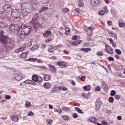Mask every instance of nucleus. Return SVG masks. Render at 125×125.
Listing matches in <instances>:
<instances>
[{
    "label": "nucleus",
    "mask_w": 125,
    "mask_h": 125,
    "mask_svg": "<svg viewBox=\"0 0 125 125\" xmlns=\"http://www.w3.org/2000/svg\"><path fill=\"white\" fill-rule=\"evenodd\" d=\"M51 84L49 83H46L43 84V86L44 88L48 89L50 87Z\"/></svg>",
    "instance_id": "nucleus-15"
},
{
    "label": "nucleus",
    "mask_w": 125,
    "mask_h": 125,
    "mask_svg": "<svg viewBox=\"0 0 125 125\" xmlns=\"http://www.w3.org/2000/svg\"><path fill=\"white\" fill-rule=\"evenodd\" d=\"M69 10V9L67 8H65L63 9V12L64 13H65L67 12H68Z\"/></svg>",
    "instance_id": "nucleus-52"
},
{
    "label": "nucleus",
    "mask_w": 125,
    "mask_h": 125,
    "mask_svg": "<svg viewBox=\"0 0 125 125\" xmlns=\"http://www.w3.org/2000/svg\"><path fill=\"white\" fill-rule=\"evenodd\" d=\"M59 88L60 90H62L63 91H66L67 90V88L65 87H60Z\"/></svg>",
    "instance_id": "nucleus-46"
},
{
    "label": "nucleus",
    "mask_w": 125,
    "mask_h": 125,
    "mask_svg": "<svg viewBox=\"0 0 125 125\" xmlns=\"http://www.w3.org/2000/svg\"><path fill=\"white\" fill-rule=\"evenodd\" d=\"M12 10L11 9L10 7V6L8 8L7 10L6 11V12H8L11 11Z\"/></svg>",
    "instance_id": "nucleus-58"
},
{
    "label": "nucleus",
    "mask_w": 125,
    "mask_h": 125,
    "mask_svg": "<svg viewBox=\"0 0 125 125\" xmlns=\"http://www.w3.org/2000/svg\"><path fill=\"white\" fill-rule=\"evenodd\" d=\"M17 36L19 37L21 40H25L28 37V35L25 32L22 31L20 32H19L17 35Z\"/></svg>",
    "instance_id": "nucleus-4"
},
{
    "label": "nucleus",
    "mask_w": 125,
    "mask_h": 125,
    "mask_svg": "<svg viewBox=\"0 0 125 125\" xmlns=\"http://www.w3.org/2000/svg\"><path fill=\"white\" fill-rule=\"evenodd\" d=\"M28 115L29 116H31L34 115L33 113L31 111H30L28 113Z\"/></svg>",
    "instance_id": "nucleus-60"
},
{
    "label": "nucleus",
    "mask_w": 125,
    "mask_h": 125,
    "mask_svg": "<svg viewBox=\"0 0 125 125\" xmlns=\"http://www.w3.org/2000/svg\"><path fill=\"white\" fill-rule=\"evenodd\" d=\"M62 109L64 110L65 111H66L68 112L69 110V109L70 107H66L64 106H63L62 107Z\"/></svg>",
    "instance_id": "nucleus-35"
},
{
    "label": "nucleus",
    "mask_w": 125,
    "mask_h": 125,
    "mask_svg": "<svg viewBox=\"0 0 125 125\" xmlns=\"http://www.w3.org/2000/svg\"><path fill=\"white\" fill-rule=\"evenodd\" d=\"M56 63L60 67H65L66 65L65 62H63L58 61Z\"/></svg>",
    "instance_id": "nucleus-7"
},
{
    "label": "nucleus",
    "mask_w": 125,
    "mask_h": 125,
    "mask_svg": "<svg viewBox=\"0 0 125 125\" xmlns=\"http://www.w3.org/2000/svg\"><path fill=\"white\" fill-rule=\"evenodd\" d=\"M52 34L51 32L49 31H46L45 32L43 33V36L44 37H46L49 35H51Z\"/></svg>",
    "instance_id": "nucleus-13"
},
{
    "label": "nucleus",
    "mask_w": 125,
    "mask_h": 125,
    "mask_svg": "<svg viewBox=\"0 0 125 125\" xmlns=\"http://www.w3.org/2000/svg\"><path fill=\"white\" fill-rule=\"evenodd\" d=\"M36 58H30L26 60L27 61H30L34 62L36 61Z\"/></svg>",
    "instance_id": "nucleus-28"
},
{
    "label": "nucleus",
    "mask_w": 125,
    "mask_h": 125,
    "mask_svg": "<svg viewBox=\"0 0 125 125\" xmlns=\"http://www.w3.org/2000/svg\"><path fill=\"white\" fill-rule=\"evenodd\" d=\"M47 121L50 124H51L52 122V120L50 119H47Z\"/></svg>",
    "instance_id": "nucleus-62"
},
{
    "label": "nucleus",
    "mask_w": 125,
    "mask_h": 125,
    "mask_svg": "<svg viewBox=\"0 0 125 125\" xmlns=\"http://www.w3.org/2000/svg\"><path fill=\"white\" fill-rule=\"evenodd\" d=\"M24 82V83L28 84H36L35 83H33L31 80H26Z\"/></svg>",
    "instance_id": "nucleus-19"
},
{
    "label": "nucleus",
    "mask_w": 125,
    "mask_h": 125,
    "mask_svg": "<svg viewBox=\"0 0 125 125\" xmlns=\"http://www.w3.org/2000/svg\"><path fill=\"white\" fill-rule=\"evenodd\" d=\"M10 5L9 4H6L4 6V9L5 10H7L9 7L10 6Z\"/></svg>",
    "instance_id": "nucleus-42"
},
{
    "label": "nucleus",
    "mask_w": 125,
    "mask_h": 125,
    "mask_svg": "<svg viewBox=\"0 0 125 125\" xmlns=\"http://www.w3.org/2000/svg\"><path fill=\"white\" fill-rule=\"evenodd\" d=\"M115 52L118 54L119 55H120L121 54V52L119 49H116L115 50Z\"/></svg>",
    "instance_id": "nucleus-38"
},
{
    "label": "nucleus",
    "mask_w": 125,
    "mask_h": 125,
    "mask_svg": "<svg viewBox=\"0 0 125 125\" xmlns=\"http://www.w3.org/2000/svg\"><path fill=\"white\" fill-rule=\"evenodd\" d=\"M110 35L111 37H113L115 38H117L116 34L115 33L111 32L110 33Z\"/></svg>",
    "instance_id": "nucleus-22"
},
{
    "label": "nucleus",
    "mask_w": 125,
    "mask_h": 125,
    "mask_svg": "<svg viewBox=\"0 0 125 125\" xmlns=\"http://www.w3.org/2000/svg\"><path fill=\"white\" fill-rule=\"evenodd\" d=\"M48 6V5H46L43 7L45 10L48 9L49 8Z\"/></svg>",
    "instance_id": "nucleus-57"
},
{
    "label": "nucleus",
    "mask_w": 125,
    "mask_h": 125,
    "mask_svg": "<svg viewBox=\"0 0 125 125\" xmlns=\"http://www.w3.org/2000/svg\"><path fill=\"white\" fill-rule=\"evenodd\" d=\"M62 118L65 120H67L69 119V117L68 115H64L62 116Z\"/></svg>",
    "instance_id": "nucleus-34"
},
{
    "label": "nucleus",
    "mask_w": 125,
    "mask_h": 125,
    "mask_svg": "<svg viewBox=\"0 0 125 125\" xmlns=\"http://www.w3.org/2000/svg\"><path fill=\"white\" fill-rule=\"evenodd\" d=\"M26 43L27 44V46L28 47L31 46L32 44L31 42L30 41H27L26 42Z\"/></svg>",
    "instance_id": "nucleus-44"
},
{
    "label": "nucleus",
    "mask_w": 125,
    "mask_h": 125,
    "mask_svg": "<svg viewBox=\"0 0 125 125\" xmlns=\"http://www.w3.org/2000/svg\"><path fill=\"white\" fill-rule=\"evenodd\" d=\"M44 79L45 81H47L49 80L50 79V76L48 75H46L44 76Z\"/></svg>",
    "instance_id": "nucleus-26"
},
{
    "label": "nucleus",
    "mask_w": 125,
    "mask_h": 125,
    "mask_svg": "<svg viewBox=\"0 0 125 125\" xmlns=\"http://www.w3.org/2000/svg\"><path fill=\"white\" fill-rule=\"evenodd\" d=\"M101 105V103L99 99H97L95 102V107L96 110H98L100 108Z\"/></svg>",
    "instance_id": "nucleus-6"
},
{
    "label": "nucleus",
    "mask_w": 125,
    "mask_h": 125,
    "mask_svg": "<svg viewBox=\"0 0 125 125\" xmlns=\"http://www.w3.org/2000/svg\"><path fill=\"white\" fill-rule=\"evenodd\" d=\"M108 59L110 61H114V58L112 57H110L108 58Z\"/></svg>",
    "instance_id": "nucleus-53"
},
{
    "label": "nucleus",
    "mask_w": 125,
    "mask_h": 125,
    "mask_svg": "<svg viewBox=\"0 0 125 125\" xmlns=\"http://www.w3.org/2000/svg\"><path fill=\"white\" fill-rule=\"evenodd\" d=\"M9 29L12 32H13V31L14 30V24H13V25H11L10 26Z\"/></svg>",
    "instance_id": "nucleus-40"
},
{
    "label": "nucleus",
    "mask_w": 125,
    "mask_h": 125,
    "mask_svg": "<svg viewBox=\"0 0 125 125\" xmlns=\"http://www.w3.org/2000/svg\"><path fill=\"white\" fill-rule=\"evenodd\" d=\"M31 28V26H28L27 27L25 25L23 24L21 25V28L22 31H23L28 35L30 32V29Z\"/></svg>",
    "instance_id": "nucleus-3"
},
{
    "label": "nucleus",
    "mask_w": 125,
    "mask_h": 125,
    "mask_svg": "<svg viewBox=\"0 0 125 125\" xmlns=\"http://www.w3.org/2000/svg\"><path fill=\"white\" fill-rule=\"evenodd\" d=\"M10 118L13 121L17 122L19 120L18 116V115H13L10 116Z\"/></svg>",
    "instance_id": "nucleus-10"
},
{
    "label": "nucleus",
    "mask_w": 125,
    "mask_h": 125,
    "mask_svg": "<svg viewBox=\"0 0 125 125\" xmlns=\"http://www.w3.org/2000/svg\"><path fill=\"white\" fill-rule=\"evenodd\" d=\"M5 32L2 30H1L0 32V41L1 43L3 44L5 47L0 48V51L1 52H7V49L11 50L12 48L14 45L13 42L12 40L8 38L7 36L4 35Z\"/></svg>",
    "instance_id": "nucleus-1"
},
{
    "label": "nucleus",
    "mask_w": 125,
    "mask_h": 125,
    "mask_svg": "<svg viewBox=\"0 0 125 125\" xmlns=\"http://www.w3.org/2000/svg\"><path fill=\"white\" fill-rule=\"evenodd\" d=\"M101 90V88L98 86L97 87H96L95 88V91H100Z\"/></svg>",
    "instance_id": "nucleus-56"
},
{
    "label": "nucleus",
    "mask_w": 125,
    "mask_h": 125,
    "mask_svg": "<svg viewBox=\"0 0 125 125\" xmlns=\"http://www.w3.org/2000/svg\"><path fill=\"white\" fill-rule=\"evenodd\" d=\"M37 46L36 45H34L31 48V50L32 51H33L35 49H37Z\"/></svg>",
    "instance_id": "nucleus-45"
},
{
    "label": "nucleus",
    "mask_w": 125,
    "mask_h": 125,
    "mask_svg": "<svg viewBox=\"0 0 125 125\" xmlns=\"http://www.w3.org/2000/svg\"><path fill=\"white\" fill-rule=\"evenodd\" d=\"M26 48V45L25 44H23L22 45V46L19 48L20 52H21L23 51Z\"/></svg>",
    "instance_id": "nucleus-39"
},
{
    "label": "nucleus",
    "mask_w": 125,
    "mask_h": 125,
    "mask_svg": "<svg viewBox=\"0 0 125 125\" xmlns=\"http://www.w3.org/2000/svg\"><path fill=\"white\" fill-rule=\"evenodd\" d=\"M22 31V29L21 28V26L20 28H18L14 30L13 32L14 33L16 34L17 35L18 34V33Z\"/></svg>",
    "instance_id": "nucleus-16"
},
{
    "label": "nucleus",
    "mask_w": 125,
    "mask_h": 125,
    "mask_svg": "<svg viewBox=\"0 0 125 125\" xmlns=\"http://www.w3.org/2000/svg\"><path fill=\"white\" fill-rule=\"evenodd\" d=\"M41 24L38 23L36 26L35 27L34 29L35 30H40L42 28V26H41Z\"/></svg>",
    "instance_id": "nucleus-18"
},
{
    "label": "nucleus",
    "mask_w": 125,
    "mask_h": 125,
    "mask_svg": "<svg viewBox=\"0 0 125 125\" xmlns=\"http://www.w3.org/2000/svg\"><path fill=\"white\" fill-rule=\"evenodd\" d=\"M23 77L21 75H19L15 77L14 79L18 81H19L20 80L22 79Z\"/></svg>",
    "instance_id": "nucleus-25"
},
{
    "label": "nucleus",
    "mask_w": 125,
    "mask_h": 125,
    "mask_svg": "<svg viewBox=\"0 0 125 125\" xmlns=\"http://www.w3.org/2000/svg\"><path fill=\"white\" fill-rule=\"evenodd\" d=\"M63 33L60 31H59L58 33H57L56 35L57 37L59 38H61L63 35Z\"/></svg>",
    "instance_id": "nucleus-29"
},
{
    "label": "nucleus",
    "mask_w": 125,
    "mask_h": 125,
    "mask_svg": "<svg viewBox=\"0 0 125 125\" xmlns=\"http://www.w3.org/2000/svg\"><path fill=\"white\" fill-rule=\"evenodd\" d=\"M105 13V12L104 10H101L98 12L99 15H103Z\"/></svg>",
    "instance_id": "nucleus-43"
},
{
    "label": "nucleus",
    "mask_w": 125,
    "mask_h": 125,
    "mask_svg": "<svg viewBox=\"0 0 125 125\" xmlns=\"http://www.w3.org/2000/svg\"><path fill=\"white\" fill-rule=\"evenodd\" d=\"M2 19L4 21H8L9 23H11L12 21V20L10 19V18L9 17H3L2 18Z\"/></svg>",
    "instance_id": "nucleus-12"
},
{
    "label": "nucleus",
    "mask_w": 125,
    "mask_h": 125,
    "mask_svg": "<svg viewBox=\"0 0 125 125\" xmlns=\"http://www.w3.org/2000/svg\"><path fill=\"white\" fill-rule=\"evenodd\" d=\"M32 79L33 81L36 82L37 81L38 77L36 75L34 74L32 76Z\"/></svg>",
    "instance_id": "nucleus-27"
},
{
    "label": "nucleus",
    "mask_w": 125,
    "mask_h": 125,
    "mask_svg": "<svg viewBox=\"0 0 125 125\" xmlns=\"http://www.w3.org/2000/svg\"><path fill=\"white\" fill-rule=\"evenodd\" d=\"M39 14L38 13H36L33 16L32 20L31 21H35L38 17Z\"/></svg>",
    "instance_id": "nucleus-23"
},
{
    "label": "nucleus",
    "mask_w": 125,
    "mask_h": 125,
    "mask_svg": "<svg viewBox=\"0 0 125 125\" xmlns=\"http://www.w3.org/2000/svg\"><path fill=\"white\" fill-rule=\"evenodd\" d=\"M95 119H96L93 116L90 117L89 118V120L90 121L93 123H94L95 122Z\"/></svg>",
    "instance_id": "nucleus-21"
},
{
    "label": "nucleus",
    "mask_w": 125,
    "mask_h": 125,
    "mask_svg": "<svg viewBox=\"0 0 125 125\" xmlns=\"http://www.w3.org/2000/svg\"><path fill=\"white\" fill-rule=\"evenodd\" d=\"M37 67H38L40 70H45L46 68L45 67L43 66H37Z\"/></svg>",
    "instance_id": "nucleus-37"
},
{
    "label": "nucleus",
    "mask_w": 125,
    "mask_h": 125,
    "mask_svg": "<svg viewBox=\"0 0 125 125\" xmlns=\"http://www.w3.org/2000/svg\"><path fill=\"white\" fill-rule=\"evenodd\" d=\"M21 8L23 10V14H28V13H30L32 10V7L28 2H24L21 3Z\"/></svg>",
    "instance_id": "nucleus-2"
},
{
    "label": "nucleus",
    "mask_w": 125,
    "mask_h": 125,
    "mask_svg": "<svg viewBox=\"0 0 125 125\" xmlns=\"http://www.w3.org/2000/svg\"><path fill=\"white\" fill-rule=\"evenodd\" d=\"M70 30V29L68 27L65 28V31H66V32L65 33V35H68V34L67 32L69 33V32Z\"/></svg>",
    "instance_id": "nucleus-41"
},
{
    "label": "nucleus",
    "mask_w": 125,
    "mask_h": 125,
    "mask_svg": "<svg viewBox=\"0 0 125 125\" xmlns=\"http://www.w3.org/2000/svg\"><path fill=\"white\" fill-rule=\"evenodd\" d=\"M91 2L94 6H97L100 5V2L98 0H92Z\"/></svg>",
    "instance_id": "nucleus-8"
},
{
    "label": "nucleus",
    "mask_w": 125,
    "mask_h": 125,
    "mask_svg": "<svg viewBox=\"0 0 125 125\" xmlns=\"http://www.w3.org/2000/svg\"><path fill=\"white\" fill-rule=\"evenodd\" d=\"M72 116L74 118H76L78 117L77 115L75 113H73L72 114Z\"/></svg>",
    "instance_id": "nucleus-54"
},
{
    "label": "nucleus",
    "mask_w": 125,
    "mask_h": 125,
    "mask_svg": "<svg viewBox=\"0 0 125 125\" xmlns=\"http://www.w3.org/2000/svg\"><path fill=\"white\" fill-rule=\"evenodd\" d=\"M14 30H15L16 29H17L18 28H20L21 26H19L17 24H14Z\"/></svg>",
    "instance_id": "nucleus-49"
},
{
    "label": "nucleus",
    "mask_w": 125,
    "mask_h": 125,
    "mask_svg": "<svg viewBox=\"0 0 125 125\" xmlns=\"http://www.w3.org/2000/svg\"><path fill=\"white\" fill-rule=\"evenodd\" d=\"M5 98L6 99H10L11 98V96L10 95H7L5 96Z\"/></svg>",
    "instance_id": "nucleus-64"
},
{
    "label": "nucleus",
    "mask_w": 125,
    "mask_h": 125,
    "mask_svg": "<svg viewBox=\"0 0 125 125\" xmlns=\"http://www.w3.org/2000/svg\"><path fill=\"white\" fill-rule=\"evenodd\" d=\"M115 98L117 100H118L120 98V96L119 95H116L115 96Z\"/></svg>",
    "instance_id": "nucleus-61"
},
{
    "label": "nucleus",
    "mask_w": 125,
    "mask_h": 125,
    "mask_svg": "<svg viewBox=\"0 0 125 125\" xmlns=\"http://www.w3.org/2000/svg\"><path fill=\"white\" fill-rule=\"evenodd\" d=\"M38 22H36L35 21H31L30 22V24L31 25L32 27L34 28L37 25L38 23Z\"/></svg>",
    "instance_id": "nucleus-14"
},
{
    "label": "nucleus",
    "mask_w": 125,
    "mask_h": 125,
    "mask_svg": "<svg viewBox=\"0 0 125 125\" xmlns=\"http://www.w3.org/2000/svg\"><path fill=\"white\" fill-rule=\"evenodd\" d=\"M11 14L12 17H14L15 18H19L20 15L16 10H13L11 11Z\"/></svg>",
    "instance_id": "nucleus-5"
},
{
    "label": "nucleus",
    "mask_w": 125,
    "mask_h": 125,
    "mask_svg": "<svg viewBox=\"0 0 125 125\" xmlns=\"http://www.w3.org/2000/svg\"><path fill=\"white\" fill-rule=\"evenodd\" d=\"M118 23L119 24V26L120 27H124L125 29V23H124L123 22H120L119 21H118Z\"/></svg>",
    "instance_id": "nucleus-24"
},
{
    "label": "nucleus",
    "mask_w": 125,
    "mask_h": 125,
    "mask_svg": "<svg viewBox=\"0 0 125 125\" xmlns=\"http://www.w3.org/2000/svg\"><path fill=\"white\" fill-rule=\"evenodd\" d=\"M116 92L114 90H113L111 91L110 95L111 96H114Z\"/></svg>",
    "instance_id": "nucleus-51"
},
{
    "label": "nucleus",
    "mask_w": 125,
    "mask_h": 125,
    "mask_svg": "<svg viewBox=\"0 0 125 125\" xmlns=\"http://www.w3.org/2000/svg\"><path fill=\"white\" fill-rule=\"evenodd\" d=\"M105 48L106 50V51L107 52H108L109 51H108L109 50H111V53H110L111 54H113L114 53V51L113 49L111 47V46H109V45H108L107 44H106L105 46Z\"/></svg>",
    "instance_id": "nucleus-9"
},
{
    "label": "nucleus",
    "mask_w": 125,
    "mask_h": 125,
    "mask_svg": "<svg viewBox=\"0 0 125 125\" xmlns=\"http://www.w3.org/2000/svg\"><path fill=\"white\" fill-rule=\"evenodd\" d=\"M27 54V52L22 53L21 54V55L20 56L21 58H26L27 57L26 54Z\"/></svg>",
    "instance_id": "nucleus-20"
},
{
    "label": "nucleus",
    "mask_w": 125,
    "mask_h": 125,
    "mask_svg": "<svg viewBox=\"0 0 125 125\" xmlns=\"http://www.w3.org/2000/svg\"><path fill=\"white\" fill-rule=\"evenodd\" d=\"M40 13H42L44 12L45 11L43 7H42V8L41 9L39 10Z\"/></svg>",
    "instance_id": "nucleus-63"
},
{
    "label": "nucleus",
    "mask_w": 125,
    "mask_h": 125,
    "mask_svg": "<svg viewBox=\"0 0 125 125\" xmlns=\"http://www.w3.org/2000/svg\"><path fill=\"white\" fill-rule=\"evenodd\" d=\"M31 105V104L29 102H27L25 104V106L27 107H28Z\"/></svg>",
    "instance_id": "nucleus-50"
},
{
    "label": "nucleus",
    "mask_w": 125,
    "mask_h": 125,
    "mask_svg": "<svg viewBox=\"0 0 125 125\" xmlns=\"http://www.w3.org/2000/svg\"><path fill=\"white\" fill-rule=\"evenodd\" d=\"M91 49L90 48H83L81 49V50L82 51H84L86 52H87L88 51H90L91 50Z\"/></svg>",
    "instance_id": "nucleus-31"
},
{
    "label": "nucleus",
    "mask_w": 125,
    "mask_h": 125,
    "mask_svg": "<svg viewBox=\"0 0 125 125\" xmlns=\"http://www.w3.org/2000/svg\"><path fill=\"white\" fill-rule=\"evenodd\" d=\"M54 50V49L52 46H50L49 48V51L51 52H52Z\"/></svg>",
    "instance_id": "nucleus-47"
},
{
    "label": "nucleus",
    "mask_w": 125,
    "mask_h": 125,
    "mask_svg": "<svg viewBox=\"0 0 125 125\" xmlns=\"http://www.w3.org/2000/svg\"><path fill=\"white\" fill-rule=\"evenodd\" d=\"M75 110L79 113L81 114L83 113V112L82 110L78 107H75Z\"/></svg>",
    "instance_id": "nucleus-30"
},
{
    "label": "nucleus",
    "mask_w": 125,
    "mask_h": 125,
    "mask_svg": "<svg viewBox=\"0 0 125 125\" xmlns=\"http://www.w3.org/2000/svg\"><path fill=\"white\" fill-rule=\"evenodd\" d=\"M55 112H57L60 114L62 113V111L60 109H55Z\"/></svg>",
    "instance_id": "nucleus-55"
},
{
    "label": "nucleus",
    "mask_w": 125,
    "mask_h": 125,
    "mask_svg": "<svg viewBox=\"0 0 125 125\" xmlns=\"http://www.w3.org/2000/svg\"><path fill=\"white\" fill-rule=\"evenodd\" d=\"M97 54L99 56H101L103 55V53L101 52H99L97 53Z\"/></svg>",
    "instance_id": "nucleus-59"
},
{
    "label": "nucleus",
    "mask_w": 125,
    "mask_h": 125,
    "mask_svg": "<svg viewBox=\"0 0 125 125\" xmlns=\"http://www.w3.org/2000/svg\"><path fill=\"white\" fill-rule=\"evenodd\" d=\"M78 4L80 7H81L83 6V3L81 0H79L78 1Z\"/></svg>",
    "instance_id": "nucleus-32"
},
{
    "label": "nucleus",
    "mask_w": 125,
    "mask_h": 125,
    "mask_svg": "<svg viewBox=\"0 0 125 125\" xmlns=\"http://www.w3.org/2000/svg\"><path fill=\"white\" fill-rule=\"evenodd\" d=\"M83 89L85 91H89L91 90L90 86L89 85L83 86Z\"/></svg>",
    "instance_id": "nucleus-17"
},
{
    "label": "nucleus",
    "mask_w": 125,
    "mask_h": 125,
    "mask_svg": "<svg viewBox=\"0 0 125 125\" xmlns=\"http://www.w3.org/2000/svg\"><path fill=\"white\" fill-rule=\"evenodd\" d=\"M49 67L50 68L51 71L52 72L55 71V68L54 66L52 65H49Z\"/></svg>",
    "instance_id": "nucleus-36"
},
{
    "label": "nucleus",
    "mask_w": 125,
    "mask_h": 125,
    "mask_svg": "<svg viewBox=\"0 0 125 125\" xmlns=\"http://www.w3.org/2000/svg\"><path fill=\"white\" fill-rule=\"evenodd\" d=\"M102 88L104 91H106L108 89V86L105 82H103L102 83Z\"/></svg>",
    "instance_id": "nucleus-11"
},
{
    "label": "nucleus",
    "mask_w": 125,
    "mask_h": 125,
    "mask_svg": "<svg viewBox=\"0 0 125 125\" xmlns=\"http://www.w3.org/2000/svg\"><path fill=\"white\" fill-rule=\"evenodd\" d=\"M80 43V40H78L76 41L75 42L73 43V45H76L79 44Z\"/></svg>",
    "instance_id": "nucleus-33"
},
{
    "label": "nucleus",
    "mask_w": 125,
    "mask_h": 125,
    "mask_svg": "<svg viewBox=\"0 0 125 125\" xmlns=\"http://www.w3.org/2000/svg\"><path fill=\"white\" fill-rule=\"evenodd\" d=\"M108 100L110 102L113 103L114 102V99L113 97H110L109 98Z\"/></svg>",
    "instance_id": "nucleus-48"
}]
</instances>
